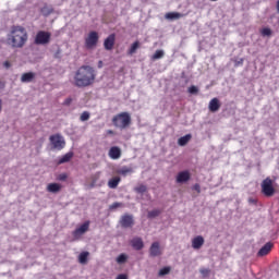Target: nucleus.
Instances as JSON below:
<instances>
[{
	"instance_id": "obj_35",
	"label": "nucleus",
	"mask_w": 279,
	"mask_h": 279,
	"mask_svg": "<svg viewBox=\"0 0 279 279\" xmlns=\"http://www.w3.org/2000/svg\"><path fill=\"white\" fill-rule=\"evenodd\" d=\"M81 121H88V119H90V113L88 111H84L81 117H80Z\"/></svg>"
},
{
	"instance_id": "obj_22",
	"label": "nucleus",
	"mask_w": 279,
	"mask_h": 279,
	"mask_svg": "<svg viewBox=\"0 0 279 279\" xmlns=\"http://www.w3.org/2000/svg\"><path fill=\"white\" fill-rule=\"evenodd\" d=\"M34 77H36L34 72H27V73L22 74L21 82H23V83L32 82V80H34Z\"/></svg>"
},
{
	"instance_id": "obj_18",
	"label": "nucleus",
	"mask_w": 279,
	"mask_h": 279,
	"mask_svg": "<svg viewBox=\"0 0 279 279\" xmlns=\"http://www.w3.org/2000/svg\"><path fill=\"white\" fill-rule=\"evenodd\" d=\"M184 14L179 13V12H168L165 15V19L168 21H178V19H183Z\"/></svg>"
},
{
	"instance_id": "obj_9",
	"label": "nucleus",
	"mask_w": 279,
	"mask_h": 279,
	"mask_svg": "<svg viewBox=\"0 0 279 279\" xmlns=\"http://www.w3.org/2000/svg\"><path fill=\"white\" fill-rule=\"evenodd\" d=\"M149 256L150 258H156L158 256H162V248H160V242H153L149 247Z\"/></svg>"
},
{
	"instance_id": "obj_20",
	"label": "nucleus",
	"mask_w": 279,
	"mask_h": 279,
	"mask_svg": "<svg viewBox=\"0 0 279 279\" xmlns=\"http://www.w3.org/2000/svg\"><path fill=\"white\" fill-rule=\"evenodd\" d=\"M191 138H193V135L191 134L182 136L178 140V145H180V147H184V145H186L191 141Z\"/></svg>"
},
{
	"instance_id": "obj_13",
	"label": "nucleus",
	"mask_w": 279,
	"mask_h": 279,
	"mask_svg": "<svg viewBox=\"0 0 279 279\" xmlns=\"http://www.w3.org/2000/svg\"><path fill=\"white\" fill-rule=\"evenodd\" d=\"M271 250H274V243L268 242L257 252V256L259 258H263V256H267V254H269V252H271Z\"/></svg>"
},
{
	"instance_id": "obj_23",
	"label": "nucleus",
	"mask_w": 279,
	"mask_h": 279,
	"mask_svg": "<svg viewBox=\"0 0 279 279\" xmlns=\"http://www.w3.org/2000/svg\"><path fill=\"white\" fill-rule=\"evenodd\" d=\"M88 256H90V253L82 252L78 255V263H81V265H86L88 263Z\"/></svg>"
},
{
	"instance_id": "obj_25",
	"label": "nucleus",
	"mask_w": 279,
	"mask_h": 279,
	"mask_svg": "<svg viewBox=\"0 0 279 279\" xmlns=\"http://www.w3.org/2000/svg\"><path fill=\"white\" fill-rule=\"evenodd\" d=\"M40 13L43 14V16H49L50 14H53V9L51 7L45 4L40 9Z\"/></svg>"
},
{
	"instance_id": "obj_26",
	"label": "nucleus",
	"mask_w": 279,
	"mask_h": 279,
	"mask_svg": "<svg viewBox=\"0 0 279 279\" xmlns=\"http://www.w3.org/2000/svg\"><path fill=\"white\" fill-rule=\"evenodd\" d=\"M119 175H128V173H134V169L124 166L121 169L118 170Z\"/></svg>"
},
{
	"instance_id": "obj_19",
	"label": "nucleus",
	"mask_w": 279,
	"mask_h": 279,
	"mask_svg": "<svg viewBox=\"0 0 279 279\" xmlns=\"http://www.w3.org/2000/svg\"><path fill=\"white\" fill-rule=\"evenodd\" d=\"M61 190L62 185H60V183H49L47 185L48 193H60Z\"/></svg>"
},
{
	"instance_id": "obj_31",
	"label": "nucleus",
	"mask_w": 279,
	"mask_h": 279,
	"mask_svg": "<svg viewBox=\"0 0 279 279\" xmlns=\"http://www.w3.org/2000/svg\"><path fill=\"white\" fill-rule=\"evenodd\" d=\"M160 213V209H154L148 211V219H155V217H158Z\"/></svg>"
},
{
	"instance_id": "obj_44",
	"label": "nucleus",
	"mask_w": 279,
	"mask_h": 279,
	"mask_svg": "<svg viewBox=\"0 0 279 279\" xmlns=\"http://www.w3.org/2000/svg\"><path fill=\"white\" fill-rule=\"evenodd\" d=\"M101 66H104V61L98 62V69H101Z\"/></svg>"
},
{
	"instance_id": "obj_1",
	"label": "nucleus",
	"mask_w": 279,
	"mask_h": 279,
	"mask_svg": "<svg viewBox=\"0 0 279 279\" xmlns=\"http://www.w3.org/2000/svg\"><path fill=\"white\" fill-rule=\"evenodd\" d=\"M97 80V71L90 65H82L74 73V86L77 88H88Z\"/></svg>"
},
{
	"instance_id": "obj_29",
	"label": "nucleus",
	"mask_w": 279,
	"mask_h": 279,
	"mask_svg": "<svg viewBox=\"0 0 279 279\" xmlns=\"http://www.w3.org/2000/svg\"><path fill=\"white\" fill-rule=\"evenodd\" d=\"M135 193H140L143 195V193H147V185L141 184L134 189Z\"/></svg>"
},
{
	"instance_id": "obj_46",
	"label": "nucleus",
	"mask_w": 279,
	"mask_h": 279,
	"mask_svg": "<svg viewBox=\"0 0 279 279\" xmlns=\"http://www.w3.org/2000/svg\"><path fill=\"white\" fill-rule=\"evenodd\" d=\"M277 12L279 13V0H277Z\"/></svg>"
},
{
	"instance_id": "obj_41",
	"label": "nucleus",
	"mask_w": 279,
	"mask_h": 279,
	"mask_svg": "<svg viewBox=\"0 0 279 279\" xmlns=\"http://www.w3.org/2000/svg\"><path fill=\"white\" fill-rule=\"evenodd\" d=\"M116 279H128V275L125 274H120Z\"/></svg>"
},
{
	"instance_id": "obj_33",
	"label": "nucleus",
	"mask_w": 279,
	"mask_h": 279,
	"mask_svg": "<svg viewBox=\"0 0 279 279\" xmlns=\"http://www.w3.org/2000/svg\"><path fill=\"white\" fill-rule=\"evenodd\" d=\"M187 93H190V95H197V93H199V88H197L195 85H192L189 87Z\"/></svg>"
},
{
	"instance_id": "obj_11",
	"label": "nucleus",
	"mask_w": 279,
	"mask_h": 279,
	"mask_svg": "<svg viewBox=\"0 0 279 279\" xmlns=\"http://www.w3.org/2000/svg\"><path fill=\"white\" fill-rule=\"evenodd\" d=\"M120 226L122 228H132L134 226V218L131 215H124L121 217Z\"/></svg>"
},
{
	"instance_id": "obj_3",
	"label": "nucleus",
	"mask_w": 279,
	"mask_h": 279,
	"mask_svg": "<svg viewBox=\"0 0 279 279\" xmlns=\"http://www.w3.org/2000/svg\"><path fill=\"white\" fill-rule=\"evenodd\" d=\"M112 123L114 128L125 130V128H130L132 124V117L128 112H121L112 118Z\"/></svg>"
},
{
	"instance_id": "obj_37",
	"label": "nucleus",
	"mask_w": 279,
	"mask_h": 279,
	"mask_svg": "<svg viewBox=\"0 0 279 279\" xmlns=\"http://www.w3.org/2000/svg\"><path fill=\"white\" fill-rule=\"evenodd\" d=\"M122 206H123V203L116 202L110 205V210H117V208H122Z\"/></svg>"
},
{
	"instance_id": "obj_27",
	"label": "nucleus",
	"mask_w": 279,
	"mask_h": 279,
	"mask_svg": "<svg viewBox=\"0 0 279 279\" xmlns=\"http://www.w3.org/2000/svg\"><path fill=\"white\" fill-rule=\"evenodd\" d=\"M138 47H141L140 41L133 43L131 48L129 49V56H133V53H136V49H138Z\"/></svg>"
},
{
	"instance_id": "obj_45",
	"label": "nucleus",
	"mask_w": 279,
	"mask_h": 279,
	"mask_svg": "<svg viewBox=\"0 0 279 279\" xmlns=\"http://www.w3.org/2000/svg\"><path fill=\"white\" fill-rule=\"evenodd\" d=\"M107 134H114V131L108 130V131H107Z\"/></svg>"
},
{
	"instance_id": "obj_10",
	"label": "nucleus",
	"mask_w": 279,
	"mask_h": 279,
	"mask_svg": "<svg viewBox=\"0 0 279 279\" xmlns=\"http://www.w3.org/2000/svg\"><path fill=\"white\" fill-rule=\"evenodd\" d=\"M117 40V36L114 34L109 35L105 41L104 47L107 51H112L114 49V41Z\"/></svg>"
},
{
	"instance_id": "obj_43",
	"label": "nucleus",
	"mask_w": 279,
	"mask_h": 279,
	"mask_svg": "<svg viewBox=\"0 0 279 279\" xmlns=\"http://www.w3.org/2000/svg\"><path fill=\"white\" fill-rule=\"evenodd\" d=\"M3 66H5V69H10V66H11L10 61H5V62L3 63Z\"/></svg>"
},
{
	"instance_id": "obj_21",
	"label": "nucleus",
	"mask_w": 279,
	"mask_h": 279,
	"mask_svg": "<svg viewBox=\"0 0 279 279\" xmlns=\"http://www.w3.org/2000/svg\"><path fill=\"white\" fill-rule=\"evenodd\" d=\"M121 182V177H114L108 181L109 189H117Z\"/></svg>"
},
{
	"instance_id": "obj_38",
	"label": "nucleus",
	"mask_w": 279,
	"mask_h": 279,
	"mask_svg": "<svg viewBox=\"0 0 279 279\" xmlns=\"http://www.w3.org/2000/svg\"><path fill=\"white\" fill-rule=\"evenodd\" d=\"M193 191H196V193H202V186H199L198 183H195L193 186Z\"/></svg>"
},
{
	"instance_id": "obj_14",
	"label": "nucleus",
	"mask_w": 279,
	"mask_h": 279,
	"mask_svg": "<svg viewBox=\"0 0 279 279\" xmlns=\"http://www.w3.org/2000/svg\"><path fill=\"white\" fill-rule=\"evenodd\" d=\"M108 156L111 158V160H119V158H121V149L119 146L111 147L109 149Z\"/></svg>"
},
{
	"instance_id": "obj_16",
	"label": "nucleus",
	"mask_w": 279,
	"mask_h": 279,
	"mask_svg": "<svg viewBox=\"0 0 279 279\" xmlns=\"http://www.w3.org/2000/svg\"><path fill=\"white\" fill-rule=\"evenodd\" d=\"M203 245H204V236L197 235L192 240L193 250H202Z\"/></svg>"
},
{
	"instance_id": "obj_39",
	"label": "nucleus",
	"mask_w": 279,
	"mask_h": 279,
	"mask_svg": "<svg viewBox=\"0 0 279 279\" xmlns=\"http://www.w3.org/2000/svg\"><path fill=\"white\" fill-rule=\"evenodd\" d=\"M66 178H68L66 173H62V174H59L58 180H60V182H64Z\"/></svg>"
},
{
	"instance_id": "obj_15",
	"label": "nucleus",
	"mask_w": 279,
	"mask_h": 279,
	"mask_svg": "<svg viewBox=\"0 0 279 279\" xmlns=\"http://www.w3.org/2000/svg\"><path fill=\"white\" fill-rule=\"evenodd\" d=\"M131 245L133 250H136L137 252L145 247V243H143V239L141 238H134L131 240Z\"/></svg>"
},
{
	"instance_id": "obj_28",
	"label": "nucleus",
	"mask_w": 279,
	"mask_h": 279,
	"mask_svg": "<svg viewBox=\"0 0 279 279\" xmlns=\"http://www.w3.org/2000/svg\"><path fill=\"white\" fill-rule=\"evenodd\" d=\"M116 260H117L118 265H123V264L128 263V256L125 255V253H122L117 257Z\"/></svg>"
},
{
	"instance_id": "obj_12",
	"label": "nucleus",
	"mask_w": 279,
	"mask_h": 279,
	"mask_svg": "<svg viewBox=\"0 0 279 279\" xmlns=\"http://www.w3.org/2000/svg\"><path fill=\"white\" fill-rule=\"evenodd\" d=\"M191 180V172L189 170L181 171L177 175V184H184V182H189Z\"/></svg>"
},
{
	"instance_id": "obj_5",
	"label": "nucleus",
	"mask_w": 279,
	"mask_h": 279,
	"mask_svg": "<svg viewBox=\"0 0 279 279\" xmlns=\"http://www.w3.org/2000/svg\"><path fill=\"white\" fill-rule=\"evenodd\" d=\"M50 144L52 145V149H57L58 151L64 149L66 146V142L64 141V137L60 135L59 133L53 134L49 137Z\"/></svg>"
},
{
	"instance_id": "obj_24",
	"label": "nucleus",
	"mask_w": 279,
	"mask_h": 279,
	"mask_svg": "<svg viewBox=\"0 0 279 279\" xmlns=\"http://www.w3.org/2000/svg\"><path fill=\"white\" fill-rule=\"evenodd\" d=\"M73 158V153H66L65 155H63L59 161L58 165H64V162H70V160Z\"/></svg>"
},
{
	"instance_id": "obj_32",
	"label": "nucleus",
	"mask_w": 279,
	"mask_h": 279,
	"mask_svg": "<svg viewBox=\"0 0 279 279\" xmlns=\"http://www.w3.org/2000/svg\"><path fill=\"white\" fill-rule=\"evenodd\" d=\"M168 274H171V267L166 266L159 270V276H168Z\"/></svg>"
},
{
	"instance_id": "obj_36",
	"label": "nucleus",
	"mask_w": 279,
	"mask_h": 279,
	"mask_svg": "<svg viewBox=\"0 0 279 279\" xmlns=\"http://www.w3.org/2000/svg\"><path fill=\"white\" fill-rule=\"evenodd\" d=\"M199 271H201L203 278H208V276H210V269H208V268H202Z\"/></svg>"
},
{
	"instance_id": "obj_47",
	"label": "nucleus",
	"mask_w": 279,
	"mask_h": 279,
	"mask_svg": "<svg viewBox=\"0 0 279 279\" xmlns=\"http://www.w3.org/2000/svg\"><path fill=\"white\" fill-rule=\"evenodd\" d=\"M210 1H217V0H210Z\"/></svg>"
},
{
	"instance_id": "obj_30",
	"label": "nucleus",
	"mask_w": 279,
	"mask_h": 279,
	"mask_svg": "<svg viewBox=\"0 0 279 279\" xmlns=\"http://www.w3.org/2000/svg\"><path fill=\"white\" fill-rule=\"evenodd\" d=\"M160 58H165V51L156 50V52L153 54V60H160Z\"/></svg>"
},
{
	"instance_id": "obj_2",
	"label": "nucleus",
	"mask_w": 279,
	"mask_h": 279,
	"mask_svg": "<svg viewBox=\"0 0 279 279\" xmlns=\"http://www.w3.org/2000/svg\"><path fill=\"white\" fill-rule=\"evenodd\" d=\"M29 35L27 29L23 26L14 25L11 27V32L8 35L7 44L12 47V49H23L27 45Z\"/></svg>"
},
{
	"instance_id": "obj_34",
	"label": "nucleus",
	"mask_w": 279,
	"mask_h": 279,
	"mask_svg": "<svg viewBox=\"0 0 279 279\" xmlns=\"http://www.w3.org/2000/svg\"><path fill=\"white\" fill-rule=\"evenodd\" d=\"M260 34H262V36H271L272 32H271V28L264 27L260 29Z\"/></svg>"
},
{
	"instance_id": "obj_40",
	"label": "nucleus",
	"mask_w": 279,
	"mask_h": 279,
	"mask_svg": "<svg viewBox=\"0 0 279 279\" xmlns=\"http://www.w3.org/2000/svg\"><path fill=\"white\" fill-rule=\"evenodd\" d=\"M72 102H73V98H66V99L63 101V106H71Z\"/></svg>"
},
{
	"instance_id": "obj_8",
	"label": "nucleus",
	"mask_w": 279,
	"mask_h": 279,
	"mask_svg": "<svg viewBox=\"0 0 279 279\" xmlns=\"http://www.w3.org/2000/svg\"><path fill=\"white\" fill-rule=\"evenodd\" d=\"M88 228H90V221L87 220L73 231L72 234L74 239H80L82 234H86V232H88Z\"/></svg>"
},
{
	"instance_id": "obj_17",
	"label": "nucleus",
	"mask_w": 279,
	"mask_h": 279,
	"mask_svg": "<svg viewBox=\"0 0 279 279\" xmlns=\"http://www.w3.org/2000/svg\"><path fill=\"white\" fill-rule=\"evenodd\" d=\"M208 108H209L210 112H217L219 110V108H221V102L219 101L218 98H213L209 101Z\"/></svg>"
},
{
	"instance_id": "obj_42",
	"label": "nucleus",
	"mask_w": 279,
	"mask_h": 279,
	"mask_svg": "<svg viewBox=\"0 0 279 279\" xmlns=\"http://www.w3.org/2000/svg\"><path fill=\"white\" fill-rule=\"evenodd\" d=\"M244 60L240 59L239 61L235 62V66H242Z\"/></svg>"
},
{
	"instance_id": "obj_7",
	"label": "nucleus",
	"mask_w": 279,
	"mask_h": 279,
	"mask_svg": "<svg viewBox=\"0 0 279 279\" xmlns=\"http://www.w3.org/2000/svg\"><path fill=\"white\" fill-rule=\"evenodd\" d=\"M99 43V34L95 31L89 32L88 36L85 38L86 49H95Z\"/></svg>"
},
{
	"instance_id": "obj_4",
	"label": "nucleus",
	"mask_w": 279,
	"mask_h": 279,
	"mask_svg": "<svg viewBox=\"0 0 279 279\" xmlns=\"http://www.w3.org/2000/svg\"><path fill=\"white\" fill-rule=\"evenodd\" d=\"M262 193L265 197H274L276 195V187H274V180L267 177L262 181Z\"/></svg>"
},
{
	"instance_id": "obj_6",
	"label": "nucleus",
	"mask_w": 279,
	"mask_h": 279,
	"mask_svg": "<svg viewBox=\"0 0 279 279\" xmlns=\"http://www.w3.org/2000/svg\"><path fill=\"white\" fill-rule=\"evenodd\" d=\"M49 43H51V33L39 31L36 34L35 40H34L35 45H49Z\"/></svg>"
}]
</instances>
